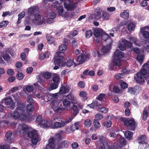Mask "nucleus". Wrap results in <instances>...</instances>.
<instances>
[{"label":"nucleus","instance_id":"nucleus-1","mask_svg":"<svg viewBox=\"0 0 149 149\" xmlns=\"http://www.w3.org/2000/svg\"><path fill=\"white\" fill-rule=\"evenodd\" d=\"M25 104L18 102L17 107L12 114V116L15 119H19L21 120L28 119V114L25 113Z\"/></svg>","mask_w":149,"mask_h":149},{"label":"nucleus","instance_id":"nucleus-2","mask_svg":"<svg viewBox=\"0 0 149 149\" xmlns=\"http://www.w3.org/2000/svg\"><path fill=\"white\" fill-rule=\"evenodd\" d=\"M63 2L64 8L68 10H72L76 7V2L74 1V0H58L55 1L52 4V8L53 10L57 9L59 6H61Z\"/></svg>","mask_w":149,"mask_h":149},{"label":"nucleus","instance_id":"nucleus-3","mask_svg":"<svg viewBox=\"0 0 149 149\" xmlns=\"http://www.w3.org/2000/svg\"><path fill=\"white\" fill-rule=\"evenodd\" d=\"M64 54L62 52H57L54 57V63L55 66L54 69L57 70L59 67H62L64 66L63 63L64 61L65 60L64 58Z\"/></svg>","mask_w":149,"mask_h":149},{"label":"nucleus","instance_id":"nucleus-4","mask_svg":"<svg viewBox=\"0 0 149 149\" xmlns=\"http://www.w3.org/2000/svg\"><path fill=\"white\" fill-rule=\"evenodd\" d=\"M62 103L58 100L52 99L50 104L54 111L58 113H61L65 110L62 107Z\"/></svg>","mask_w":149,"mask_h":149},{"label":"nucleus","instance_id":"nucleus-5","mask_svg":"<svg viewBox=\"0 0 149 149\" xmlns=\"http://www.w3.org/2000/svg\"><path fill=\"white\" fill-rule=\"evenodd\" d=\"M124 53L118 49L116 50L114 54V58L113 61V65L116 68L120 66L121 64V61L120 59L124 56Z\"/></svg>","mask_w":149,"mask_h":149},{"label":"nucleus","instance_id":"nucleus-6","mask_svg":"<svg viewBox=\"0 0 149 149\" xmlns=\"http://www.w3.org/2000/svg\"><path fill=\"white\" fill-rule=\"evenodd\" d=\"M59 118L56 117L54 118L52 120H49L47 124V128L51 127L53 129H56L64 127L65 124L64 123H63L62 121L61 122L54 121L53 123V120L55 121L57 119L59 121V120H58Z\"/></svg>","mask_w":149,"mask_h":149},{"label":"nucleus","instance_id":"nucleus-7","mask_svg":"<svg viewBox=\"0 0 149 149\" xmlns=\"http://www.w3.org/2000/svg\"><path fill=\"white\" fill-rule=\"evenodd\" d=\"M49 120L42 119L41 115L38 116L36 120V122L38 126L41 127L47 128V124Z\"/></svg>","mask_w":149,"mask_h":149},{"label":"nucleus","instance_id":"nucleus-8","mask_svg":"<svg viewBox=\"0 0 149 149\" xmlns=\"http://www.w3.org/2000/svg\"><path fill=\"white\" fill-rule=\"evenodd\" d=\"M120 44L118 46L119 49L121 51H123L126 49V47L131 48L132 45V43L126 40L125 38H122L119 41Z\"/></svg>","mask_w":149,"mask_h":149},{"label":"nucleus","instance_id":"nucleus-9","mask_svg":"<svg viewBox=\"0 0 149 149\" xmlns=\"http://www.w3.org/2000/svg\"><path fill=\"white\" fill-rule=\"evenodd\" d=\"M28 136L31 138V141L33 144H36L38 141V137L37 132L35 130H32L29 132L27 134Z\"/></svg>","mask_w":149,"mask_h":149},{"label":"nucleus","instance_id":"nucleus-10","mask_svg":"<svg viewBox=\"0 0 149 149\" xmlns=\"http://www.w3.org/2000/svg\"><path fill=\"white\" fill-rule=\"evenodd\" d=\"M46 18L44 17H41L40 15L35 14V19L32 20L33 23L36 25H42L45 21Z\"/></svg>","mask_w":149,"mask_h":149},{"label":"nucleus","instance_id":"nucleus-11","mask_svg":"<svg viewBox=\"0 0 149 149\" xmlns=\"http://www.w3.org/2000/svg\"><path fill=\"white\" fill-rule=\"evenodd\" d=\"M127 22L125 20L122 21L120 23V25H119V26L117 28V27H115L113 28L111 30H110L109 31H110L109 33L110 36L113 37L114 36V33H116L118 29H123L127 26Z\"/></svg>","mask_w":149,"mask_h":149},{"label":"nucleus","instance_id":"nucleus-12","mask_svg":"<svg viewBox=\"0 0 149 149\" xmlns=\"http://www.w3.org/2000/svg\"><path fill=\"white\" fill-rule=\"evenodd\" d=\"M139 72L143 77L146 75L144 77L146 80L148 79L149 78V64L147 63L144 64L142 68Z\"/></svg>","mask_w":149,"mask_h":149},{"label":"nucleus","instance_id":"nucleus-13","mask_svg":"<svg viewBox=\"0 0 149 149\" xmlns=\"http://www.w3.org/2000/svg\"><path fill=\"white\" fill-rule=\"evenodd\" d=\"M1 103H4L7 105H8L7 107L11 109H13L15 107V103L13 102V100L9 97H7L3 99Z\"/></svg>","mask_w":149,"mask_h":149},{"label":"nucleus","instance_id":"nucleus-14","mask_svg":"<svg viewBox=\"0 0 149 149\" xmlns=\"http://www.w3.org/2000/svg\"><path fill=\"white\" fill-rule=\"evenodd\" d=\"M103 31L100 29H96L94 32L95 36L93 39L94 41L97 43H99L101 40V36L103 33Z\"/></svg>","mask_w":149,"mask_h":149},{"label":"nucleus","instance_id":"nucleus-15","mask_svg":"<svg viewBox=\"0 0 149 149\" xmlns=\"http://www.w3.org/2000/svg\"><path fill=\"white\" fill-rule=\"evenodd\" d=\"M124 124L131 130H134L136 127L135 122L133 119H124Z\"/></svg>","mask_w":149,"mask_h":149},{"label":"nucleus","instance_id":"nucleus-16","mask_svg":"<svg viewBox=\"0 0 149 149\" xmlns=\"http://www.w3.org/2000/svg\"><path fill=\"white\" fill-rule=\"evenodd\" d=\"M89 58V56L88 55H85L84 54V53L82 52L78 56L77 59V61L79 64H82L88 58Z\"/></svg>","mask_w":149,"mask_h":149},{"label":"nucleus","instance_id":"nucleus-17","mask_svg":"<svg viewBox=\"0 0 149 149\" xmlns=\"http://www.w3.org/2000/svg\"><path fill=\"white\" fill-rule=\"evenodd\" d=\"M144 77L142 76L139 72H138L134 77V81L137 83L141 84L144 81Z\"/></svg>","mask_w":149,"mask_h":149},{"label":"nucleus","instance_id":"nucleus-18","mask_svg":"<svg viewBox=\"0 0 149 149\" xmlns=\"http://www.w3.org/2000/svg\"><path fill=\"white\" fill-rule=\"evenodd\" d=\"M59 15L61 16L64 18H67L70 15L69 13L64 11L63 7L60 6L58 7L56 10Z\"/></svg>","mask_w":149,"mask_h":149},{"label":"nucleus","instance_id":"nucleus-19","mask_svg":"<svg viewBox=\"0 0 149 149\" xmlns=\"http://www.w3.org/2000/svg\"><path fill=\"white\" fill-rule=\"evenodd\" d=\"M29 130L28 126L24 124L19 125V129H17V133L18 134L21 132V131L23 133L26 132Z\"/></svg>","mask_w":149,"mask_h":149},{"label":"nucleus","instance_id":"nucleus-20","mask_svg":"<svg viewBox=\"0 0 149 149\" xmlns=\"http://www.w3.org/2000/svg\"><path fill=\"white\" fill-rule=\"evenodd\" d=\"M54 139L53 137H51L49 139V143L46 146V149H51L54 148Z\"/></svg>","mask_w":149,"mask_h":149},{"label":"nucleus","instance_id":"nucleus-21","mask_svg":"<svg viewBox=\"0 0 149 149\" xmlns=\"http://www.w3.org/2000/svg\"><path fill=\"white\" fill-rule=\"evenodd\" d=\"M148 29L146 27L141 28L140 31L141 34H142L143 36L145 38H149V33L146 30Z\"/></svg>","mask_w":149,"mask_h":149},{"label":"nucleus","instance_id":"nucleus-22","mask_svg":"<svg viewBox=\"0 0 149 149\" xmlns=\"http://www.w3.org/2000/svg\"><path fill=\"white\" fill-rule=\"evenodd\" d=\"M70 90V89L69 87L63 86L60 88L59 92L61 95L66 94L69 93Z\"/></svg>","mask_w":149,"mask_h":149},{"label":"nucleus","instance_id":"nucleus-23","mask_svg":"<svg viewBox=\"0 0 149 149\" xmlns=\"http://www.w3.org/2000/svg\"><path fill=\"white\" fill-rule=\"evenodd\" d=\"M103 103L100 100H97L94 101L91 104H89L91 107L93 108L95 107H99L102 105Z\"/></svg>","mask_w":149,"mask_h":149},{"label":"nucleus","instance_id":"nucleus-24","mask_svg":"<svg viewBox=\"0 0 149 149\" xmlns=\"http://www.w3.org/2000/svg\"><path fill=\"white\" fill-rule=\"evenodd\" d=\"M117 138L121 146L126 145V141L123 137H122L121 135H118L117 136Z\"/></svg>","mask_w":149,"mask_h":149},{"label":"nucleus","instance_id":"nucleus-25","mask_svg":"<svg viewBox=\"0 0 149 149\" xmlns=\"http://www.w3.org/2000/svg\"><path fill=\"white\" fill-rule=\"evenodd\" d=\"M67 98L69 100H71L73 103L77 104V102L76 97L72 94L70 93L69 95H68L67 96Z\"/></svg>","mask_w":149,"mask_h":149},{"label":"nucleus","instance_id":"nucleus-26","mask_svg":"<svg viewBox=\"0 0 149 149\" xmlns=\"http://www.w3.org/2000/svg\"><path fill=\"white\" fill-rule=\"evenodd\" d=\"M38 9L37 7L33 6L28 9V11L29 13L34 15L37 11Z\"/></svg>","mask_w":149,"mask_h":149},{"label":"nucleus","instance_id":"nucleus-27","mask_svg":"<svg viewBox=\"0 0 149 149\" xmlns=\"http://www.w3.org/2000/svg\"><path fill=\"white\" fill-rule=\"evenodd\" d=\"M63 103L64 107L65 108H70V101L67 98L66 99L63 100Z\"/></svg>","mask_w":149,"mask_h":149},{"label":"nucleus","instance_id":"nucleus-28","mask_svg":"<svg viewBox=\"0 0 149 149\" xmlns=\"http://www.w3.org/2000/svg\"><path fill=\"white\" fill-rule=\"evenodd\" d=\"M26 111L25 113H27L28 114V118L29 117V112H32L33 111L34 109V105L31 104H28L26 107Z\"/></svg>","mask_w":149,"mask_h":149},{"label":"nucleus","instance_id":"nucleus-29","mask_svg":"<svg viewBox=\"0 0 149 149\" xmlns=\"http://www.w3.org/2000/svg\"><path fill=\"white\" fill-rule=\"evenodd\" d=\"M129 15V11L128 10H124L120 14V17L125 19L128 18Z\"/></svg>","mask_w":149,"mask_h":149},{"label":"nucleus","instance_id":"nucleus-30","mask_svg":"<svg viewBox=\"0 0 149 149\" xmlns=\"http://www.w3.org/2000/svg\"><path fill=\"white\" fill-rule=\"evenodd\" d=\"M72 109L73 110V114L74 117L79 113V109L77 105H73L71 107Z\"/></svg>","mask_w":149,"mask_h":149},{"label":"nucleus","instance_id":"nucleus-31","mask_svg":"<svg viewBox=\"0 0 149 149\" xmlns=\"http://www.w3.org/2000/svg\"><path fill=\"white\" fill-rule=\"evenodd\" d=\"M130 41L132 42L136 45L140 46V44L139 41L134 37H130L128 38Z\"/></svg>","mask_w":149,"mask_h":149},{"label":"nucleus","instance_id":"nucleus-32","mask_svg":"<svg viewBox=\"0 0 149 149\" xmlns=\"http://www.w3.org/2000/svg\"><path fill=\"white\" fill-rule=\"evenodd\" d=\"M144 56H145L144 54H139L137 55L136 58V59L137 61L139 62L140 65L143 63Z\"/></svg>","mask_w":149,"mask_h":149},{"label":"nucleus","instance_id":"nucleus-33","mask_svg":"<svg viewBox=\"0 0 149 149\" xmlns=\"http://www.w3.org/2000/svg\"><path fill=\"white\" fill-rule=\"evenodd\" d=\"M133 134L132 132L129 131H127L124 133L125 137L129 140L132 139V137L133 135Z\"/></svg>","mask_w":149,"mask_h":149},{"label":"nucleus","instance_id":"nucleus-34","mask_svg":"<svg viewBox=\"0 0 149 149\" xmlns=\"http://www.w3.org/2000/svg\"><path fill=\"white\" fill-rule=\"evenodd\" d=\"M83 74L85 75H89L90 76H93L95 74V72L93 70H86L83 72Z\"/></svg>","mask_w":149,"mask_h":149},{"label":"nucleus","instance_id":"nucleus-35","mask_svg":"<svg viewBox=\"0 0 149 149\" xmlns=\"http://www.w3.org/2000/svg\"><path fill=\"white\" fill-rule=\"evenodd\" d=\"M6 109L5 107L0 104V117L1 118L4 115L5 113H6Z\"/></svg>","mask_w":149,"mask_h":149},{"label":"nucleus","instance_id":"nucleus-36","mask_svg":"<svg viewBox=\"0 0 149 149\" xmlns=\"http://www.w3.org/2000/svg\"><path fill=\"white\" fill-rule=\"evenodd\" d=\"M7 51H6L5 52V54L3 55H1V56L3 57L4 59L7 62H10L11 61V57L7 53Z\"/></svg>","mask_w":149,"mask_h":149},{"label":"nucleus","instance_id":"nucleus-37","mask_svg":"<svg viewBox=\"0 0 149 149\" xmlns=\"http://www.w3.org/2000/svg\"><path fill=\"white\" fill-rule=\"evenodd\" d=\"M135 26V24L132 22H130L128 24L127 26L128 29L130 31H132L134 29Z\"/></svg>","mask_w":149,"mask_h":149},{"label":"nucleus","instance_id":"nucleus-38","mask_svg":"<svg viewBox=\"0 0 149 149\" xmlns=\"http://www.w3.org/2000/svg\"><path fill=\"white\" fill-rule=\"evenodd\" d=\"M79 126V123L78 122L76 123L71 125L70 129L72 131H74L78 129Z\"/></svg>","mask_w":149,"mask_h":149},{"label":"nucleus","instance_id":"nucleus-39","mask_svg":"<svg viewBox=\"0 0 149 149\" xmlns=\"http://www.w3.org/2000/svg\"><path fill=\"white\" fill-rule=\"evenodd\" d=\"M105 99V95L104 93L100 94L96 97L97 100H100L102 102L104 101Z\"/></svg>","mask_w":149,"mask_h":149},{"label":"nucleus","instance_id":"nucleus-40","mask_svg":"<svg viewBox=\"0 0 149 149\" xmlns=\"http://www.w3.org/2000/svg\"><path fill=\"white\" fill-rule=\"evenodd\" d=\"M60 79L59 75L57 74H54L53 75V80L55 83H58L60 81Z\"/></svg>","mask_w":149,"mask_h":149},{"label":"nucleus","instance_id":"nucleus-41","mask_svg":"<svg viewBox=\"0 0 149 149\" xmlns=\"http://www.w3.org/2000/svg\"><path fill=\"white\" fill-rule=\"evenodd\" d=\"M110 50L109 46H103L101 49V51L104 53H108Z\"/></svg>","mask_w":149,"mask_h":149},{"label":"nucleus","instance_id":"nucleus-42","mask_svg":"<svg viewBox=\"0 0 149 149\" xmlns=\"http://www.w3.org/2000/svg\"><path fill=\"white\" fill-rule=\"evenodd\" d=\"M103 40L104 41H107V40H111V38H109V35L103 32V33L101 36V40Z\"/></svg>","mask_w":149,"mask_h":149},{"label":"nucleus","instance_id":"nucleus-43","mask_svg":"<svg viewBox=\"0 0 149 149\" xmlns=\"http://www.w3.org/2000/svg\"><path fill=\"white\" fill-rule=\"evenodd\" d=\"M67 48V44L66 43L61 45L59 47V49L60 50L63 52H65Z\"/></svg>","mask_w":149,"mask_h":149},{"label":"nucleus","instance_id":"nucleus-44","mask_svg":"<svg viewBox=\"0 0 149 149\" xmlns=\"http://www.w3.org/2000/svg\"><path fill=\"white\" fill-rule=\"evenodd\" d=\"M109 17L110 15L109 14L106 12H103L101 17L104 20H108L109 19Z\"/></svg>","mask_w":149,"mask_h":149},{"label":"nucleus","instance_id":"nucleus-45","mask_svg":"<svg viewBox=\"0 0 149 149\" xmlns=\"http://www.w3.org/2000/svg\"><path fill=\"white\" fill-rule=\"evenodd\" d=\"M47 42L49 44H51L53 43L54 45H55V43H54L55 40V39L53 37L49 36L47 38Z\"/></svg>","mask_w":149,"mask_h":149},{"label":"nucleus","instance_id":"nucleus-46","mask_svg":"<svg viewBox=\"0 0 149 149\" xmlns=\"http://www.w3.org/2000/svg\"><path fill=\"white\" fill-rule=\"evenodd\" d=\"M93 125L96 129H98L101 127V125L98 120L95 119L94 120L93 122Z\"/></svg>","mask_w":149,"mask_h":149},{"label":"nucleus","instance_id":"nucleus-47","mask_svg":"<svg viewBox=\"0 0 149 149\" xmlns=\"http://www.w3.org/2000/svg\"><path fill=\"white\" fill-rule=\"evenodd\" d=\"M102 11L101 9L100 8L97 7L96 9L95 12L97 16L99 18L101 17V15Z\"/></svg>","mask_w":149,"mask_h":149},{"label":"nucleus","instance_id":"nucleus-48","mask_svg":"<svg viewBox=\"0 0 149 149\" xmlns=\"http://www.w3.org/2000/svg\"><path fill=\"white\" fill-rule=\"evenodd\" d=\"M86 92L85 91H83L79 93V95L81 97L83 98V100L84 101L87 99V97L86 96Z\"/></svg>","mask_w":149,"mask_h":149},{"label":"nucleus","instance_id":"nucleus-49","mask_svg":"<svg viewBox=\"0 0 149 149\" xmlns=\"http://www.w3.org/2000/svg\"><path fill=\"white\" fill-rule=\"evenodd\" d=\"M64 132L63 130L59 131L57 133L55 134L56 138H57L58 139H61L62 138V135Z\"/></svg>","mask_w":149,"mask_h":149},{"label":"nucleus","instance_id":"nucleus-50","mask_svg":"<svg viewBox=\"0 0 149 149\" xmlns=\"http://www.w3.org/2000/svg\"><path fill=\"white\" fill-rule=\"evenodd\" d=\"M146 137L145 135H141L140 137H139L138 138V142L139 141H141L143 142H145L146 140Z\"/></svg>","mask_w":149,"mask_h":149},{"label":"nucleus","instance_id":"nucleus-51","mask_svg":"<svg viewBox=\"0 0 149 149\" xmlns=\"http://www.w3.org/2000/svg\"><path fill=\"white\" fill-rule=\"evenodd\" d=\"M75 63L73 62V60L72 59H69L68 60L66 63V65L67 67H69L71 66Z\"/></svg>","mask_w":149,"mask_h":149},{"label":"nucleus","instance_id":"nucleus-52","mask_svg":"<svg viewBox=\"0 0 149 149\" xmlns=\"http://www.w3.org/2000/svg\"><path fill=\"white\" fill-rule=\"evenodd\" d=\"M74 117L73 116L69 118L68 119H65L64 121H62L63 123H64V126L67 124L70 123L73 120Z\"/></svg>","mask_w":149,"mask_h":149},{"label":"nucleus","instance_id":"nucleus-53","mask_svg":"<svg viewBox=\"0 0 149 149\" xmlns=\"http://www.w3.org/2000/svg\"><path fill=\"white\" fill-rule=\"evenodd\" d=\"M149 113V112L147 111L146 110H144L143 113V119L144 120H146L148 116V115Z\"/></svg>","mask_w":149,"mask_h":149},{"label":"nucleus","instance_id":"nucleus-54","mask_svg":"<svg viewBox=\"0 0 149 149\" xmlns=\"http://www.w3.org/2000/svg\"><path fill=\"white\" fill-rule=\"evenodd\" d=\"M139 143L142 148H146L148 146V144L146 141L142 143L141 141H139Z\"/></svg>","mask_w":149,"mask_h":149},{"label":"nucleus","instance_id":"nucleus-55","mask_svg":"<svg viewBox=\"0 0 149 149\" xmlns=\"http://www.w3.org/2000/svg\"><path fill=\"white\" fill-rule=\"evenodd\" d=\"M84 124L85 126L88 127H90L91 124V122L89 119H88L85 120L84 122Z\"/></svg>","mask_w":149,"mask_h":149},{"label":"nucleus","instance_id":"nucleus-56","mask_svg":"<svg viewBox=\"0 0 149 149\" xmlns=\"http://www.w3.org/2000/svg\"><path fill=\"white\" fill-rule=\"evenodd\" d=\"M108 110V109L104 107H99L98 109V111L101 112L103 113H107Z\"/></svg>","mask_w":149,"mask_h":149},{"label":"nucleus","instance_id":"nucleus-57","mask_svg":"<svg viewBox=\"0 0 149 149\" xmlns=\"http://www.w3.org/2000/svg\"><path fill=\"white\" fill-rule=\"evenodd\" d=\"M12 135V133L10 131H9L7 132L5 136L7 139L8 140H9V141H11V136Z\"/></svg>","mask_w":149,"mask_h":149},{"label":"nucleus","instance_id":"nucleus-58","mask_svg":"<svg viewBox=\"0 0 149 149\" xmlns=\"http://www.w3.org/2000/svg\"><path fill=\"white\" fill-rule=\"evenodd\" d=\"M32 95H28L27 97V102L28 103H32L34 102V100L33 99L31 96Z\"/></svg>","mask_w":149,"mask_h":149},{"label":"nucleus","instance_id":"nucleus-59","mask_svg":"<svg viewBox=\"0 0 149 149\" xmlns=\"http://www.w3.org/2000/svg\"><path fill=\"white\" fill-rule=\"evenodd\" d=\"M61 144L63 147L68 148L70 143L68 141H63L61 142Z\"/></svg>","mask_w":149,"mask_h":149},{"label":"nucleus","instance_id":"nucleus-60","mask_svg":"<svg viewBox=\"0 0 149 149\" xmlns=\"http://www.w3.org/2000/svg\"><path fill=\"white\" fill-rule=\"evenodd\" d=\"M43 76L46 79H48L51 77V74L49 72H46L43 73Z\"/></svg>","mask_w":149,"mask_h":149},{"label":"nucleus","instance_id":"nucleus-61","mask_svg":"<svg viewBox=\"0 0 149 149\" xmlns=\"http://www.w3.org/2000/svg\"><path fill=\"white\" fill-rule=\"evenodd\" d=\"M8 24V21H3L0 23V28L6 26Z\"/></svg>","mask_w":149,"mask_h":149},{"label":"nucleus","instance_id":"nucleus-62","mask_svg":"<svg viewBox=\"0 0 149 149\" xmlns=\"http://www.w3.org/2000/svg\"><path fill=\"white\" fill-rule=\"evenodd\" d=\"M111 122L109 120L103 123L104 126L107 128L110 127L111 125Z\"/></svg>","mask_w":149,"mask_h":149},{"label":"nucleus","instance_id":"nucleus-63","mask_svg":"<svg viewBox=\"0 0 149 149\" xmlns=\"http://www.w3.org/2000/svg\"><path fill=\"white\" fill-rule=\"evenodd\" d=\"M134 94H137L139 93L141 90V88L138 86H135L134 87Z\"/></svg>","mask_w":149,"mask_h":149},{"label":"nucleus","instance_id":"nucleus-64","mask_svg":"<svg viewBox=\"0 0 149 149\" xmlns=\"http://www.w3.org/2000/svg\"><path fill=\"white\" fill-rule=\"evenodd\" d=\"M92 35V31L90 30H88L86 31L85 33L86 37V38H88L91 37Z\"/></svg>","mask_w":149,"mask_h":149}]
</instances>
